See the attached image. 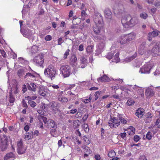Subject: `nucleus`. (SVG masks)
Segmentation results:
<instances>
[{
	"label": "nucleus",
	"mask_w": 160,
	"mask_h": 160,
	"mask_svg": "<svg viewBox=\"0 0 160 160\" xmlns=\"http://www.w3.org/2000/svg\"><path fill=\"white\" fill-rule=\"evenodd\" d=\"M31 3L29 2L28 4L27 5H24L23 7V9L22 11V14L25 13L26 12H28L29 11V9L30 8V4H31Z\"/></svg>",
	"instance_id": "nucleus-24"
},
{
	"label": "nucleus",
	"mask_w": 160,
	"mask_h": 160,
	"mask_svg": "<svg viewBox=\"0 0 160 160\" xmlns=\"http://www.w3.org/2000/svg\"><path fill=\"white\" fill-rule=\"evenodd\" d=\"M22 91H23V92L24 93L25 92H26L28 88V85L26 84V85L24 84L22 86Z\"/></svg>",
	"instance_id": "nucleus-57"
},
{
	"label": "nucleus",
	"mask_w": 160,
	"mask_h": 160,
	"mask_svg": "<svg viewBox=\"0 0 160 160\" xmlns=\"http://www.w3.org/2000/svg\"><path fill=\"white\" fill-rule=\"evenodd\" d=\"M102 93V91H97L95 92V94H94V96H95V101H96L98 99V98H99V96Z\"/></svg>",
	"instance_id": "nucleus-43"
},
{
	"label": "nucleus",
	"mask_w": 160,
	"mask_h": 160,
	"mask_svg": "<svg viewBox=\"0 0 160 160\" xmlns=\"http://www.w3.org/2000/svg\"><path fill=\"white\" fill-rule=\"evenodd\" d=\"M152 137V133L150 131L148 132L146 135V138L148 140H150L151 139Z\"/></svg>",
	"instance_id": "nucleus-52"
},
{
	"label": "nucleus",
	"mask_w": 160,
	"mask_h": 160,
	"mask_svg": "<svg viewBox=\"0 0 160 160\" xmlns=\"http://www.w3.org/2000/svg\"><path fill=\"white\" fill-rule=\"evenodd\" d=\"M119 119L120 122L124 124H126L127 123V121L125 120V118L120 116V115H119Z\"/></svg>",
	"instance_id": "nucleus-50"
},
{
	"label": "nucleus",
	"mask_w": 160,
	"mask_h": 160,
	"mask_svg": "<svg viewBox=\"0 0 160 160\" xmlns=\"http://www.w3.org/2000/svg\"><path fill=\"white\" fill-rule=\"evenodd\" d=\"M47 124L48 128H56L57 127L56 123L52 119L48 120L47 121Z\"/></svg>",
	"instance_id": "nucleus-14"
},
{
	"label": "nucleus",
	"mask_w": 160,
	"mask_h": 160,
	"mask_svg": "<svg viewBox=\"0 0 160 160\" xmlns=\"http://www.w3.org/2000/svg\"><path fill=\"white\" fill-rule=\"evenodd\" d=\"M39 92V94L43 96H45L46 94L45 92L44 88L43 87H40Z\"/></svg>",
	"instance_id": "nucleus-28"
},
{
	"label": "nucleus",
	"mask_w": 160,
	"mask_h": 160,
	"mask_svg": "<svg viewBox=\"0 0 160 160\" xmlns=\"http://www.w3.org/2000/svg\"><path fill=\"white\" fill-rule=\"evenodd\" d=\"M136 19L131 17V19L129 22V27L133 26L136 23Z\"/></svg>",
	"instance_id": "nucleus-32"
},
{
	"label": "nucleus",
	"mask_w": 160,
	"mask_h": 160,
	"mask_svg": "<svg viewBox=\"0 0 160 160\" xmlns=\"http://www.w3.org/2000/svg\"><path fill=\"white\" fill-rule=\"evenodd\" d=\"M69 51L70 50L68 49L66 50L64 55L63 58L64 59L67 58L68 56L69 55Z\"/></svg>",
	"instance_id": "nucleus-59"
},
{
	"label": "nucleus",
	"mask_w": 160,
	"mask_h": 160,
	"mask_svg": "<svg viewBox=\"0 0 160 160\" xmlns=\"http://www.w3.org/2000/svg\"><path fill=\"white\" fill-rule=\"evenodd\" d=\"M146 95L147 97H151L154 95L153 91L150 88L146 89L145 92Z\"/></svg>",
	"instance_id": "nucleus-26"
},
{
	"label": "nucleus",
	"mask_w": 160,
	"mask_h": 160,
	"mask_svg": "<svg viewBox=\"0 0 160 160\" xmlns=\"http://www.w3.org/2000/svg\"><path fill=\"white\" fill-rule=\"evenodd\" d=\"M8 142L7 139H5L3 141L0 142V149L2 151H5L8 147Z\"/></svg>",
	"instance_id": "nucleus-12"
},
{
	"label": "nucleus",
	"mask_w": 160,
	"mask_h": 160,
	"mask_svg": "<svg viewBox=\"0 0 160 160\" xmlns=\"http://www.w3.org/2000/svg\"><path fill=\"white\" fill-rule=\"evenodd\" d=\"M58 100L63 102L65 103L68 101V99L67 98L65 97H59L58 98Z\"/></svg>",
	"instance_id": "nucleus-46"
},
{
	"label": "nucleus",
	"mask_w": 160,
	"mask_h": 160,
	"mask_svg": "<svg viewBox=\"0 0 160 160\" xmlns=\"http://www.w3.org/2000/svg\"><path fill=\"white\" fill-rule=\"evenodd\" d=\"M109 79L106 75H104L102 77L98 79V81L101 82H106L109 81Z\"/></svg>",
	"instance_id": "nucleus-25"
},
{
	"label": "nucleus",
	"mask_w": 160,
	"mask_h": 160,
	"mask_svg": "<svg viewBox=\"0 0 160 160\" xmlns=\"http://www.w3.org/2000/svg\"><path fill=\"white\" fill-rule=\"evenodd\" d=\"M73 123V127L75 128H78L80 125L79 122L78 120L74 122Z\"/></svg>",
	"instance_id": "nucleus-51"
},
{
	"label": "nucleus",
	"mask_w": 160,
	"mask_h": 160,
	"mask_svg": "<svg viewBox=\"0 0 160 160\" xmlns=\"http://www.w3.org/2000/svg\"><path fill=\"white\" fill-rule=\"evenodd\" d=\"M94 21L96 25H98L99 27H101L103 23L102 17L100 13H96L94 18Z\"/></svg>",
	"instance_id": "nucleus-6"
},
{
	"label": "nucleus",
	"mask_w": 160,
	"mask_h": 160,
	"mask_svg": "<svg viewBox=\"0 0 160 160\" xmlns=\"http://www.w3.org/2000/svg\"><path fill=\"white\" fill-rule=\"evenodd\" d=\"M84 131L85 132L88 133L89 131V128L88 127V125L87 124H85L84 127Z\"/></svg>",
	"instance_id": "nucleus-62"
},
{
	"label": "nucleus",
	"mask_w": 160,
	"mask_h": 160,
	"mask_svg": "<svg viewBox=\"0 0 160 160\" xmlns=\"http://www.w3.org/2000/svg\"><path fill=\"white\" fill-rule=\"evenodd\" d=\"M134 103L135 102L134 101L130 98L128 99L127 102V104L129 106H132L133 105Z\"/></svg>",
	"instance_id": "nucleus-44"
},
{
	"label": "nucleus",
	"mask_w": 160,
	"mask_h": 160,
	"mask_svg": "<svg viewBox=\"0 0 160 160\" xmlns=\"http://www.w3.org/2000/svg\"><path fill=\"white\" fill-rule=\"evenodd\" d=\"M114 53L113 52H110L108 53L107 55L106 58L108 59H110L112 58L113 57Z\"/></svg>",
	"instance_id": "nucleus-48"
},
{
	"label": "nucleus",
	"mask_w": 160,
	"mask_h": 160,
	"mask_svg": "<svg viewBox=\"0 0 160 160\" xmlns=\"http://www.w3.org/2000/svg\"><path fill=\"white\" fill-rule=\"evenodd\" d=\"M127 36V38L129 42L134 39L135 38L136 34L134 32H132L125 35Z\"/></svg>",
	"instance_id": "nucleus-22"
},
{
	"label": "nucleus",
	"mask_w": 160,
	"mask_h": 160,
	"mask_svg": "<svg viewBox=\"0 0 160 160\" xmlns=\"http://www.w3.org/2000/svg\"><path fill=\"white\" fill-rule=\"evenodd\" d=\"M34 73V72L32 73H27L24 76V78L27 80H32V78H34L35 77Z\"/></svg>",
	"instance_id": "nucleus-20"
},
{
	"label": "nucleus",
	"mask_w": 160,
	"mask_h": 160,
	"mask_svg": "<svg viewBox=\"0 0 160 160\" xmlns=\"http://www.w3.org/2000/svg\"><path fill=\"white\" fill-rule=\"evenodd\" d=\"M28 103L32 108H34L37 105V103L32 100H28Z\"/></svg>",
	"instance_id": "nucleus-40"
},
{
	"label": "nucleus",
	"mask_w": 160,
	"mask_h": 160,
	"mask_svg": "<svg viewBox=\"0 0 160 160\" xmlns=\"http://www.w3.org/2000/svg\"><path fill=\"white\" fill-rule=\"evenodd\" d=\"M153 66L152 62H148L140 68L139 72L142 73H149L151 69L153 67Z\"/></svg>",
	"instance_id": "nucleus-2"
},
{
	"label": "nucleus",
	"mask_w": 160,
	"mask_h": 160,
	"mask_svg": "<svg viewBox=\"0 0 160 160\" xmlns=\"http://www.w3.org/2000/svg\"><path fill=\"white\" fill-rule=\"evenodd\" d=\"M151 52L152 55L154 57L160 55V42H157L153 47Z\"/></svg>",
	"instance_id": "nucleus-5"
},
{
	"label": "nucleus",
	"mask_w": 160,
	"mask_h": 160,
	"mask_svg": "<svg viewBox=\"0 0 160 160\" xmlns=\"http://www.w3.org/2000/svg\"><path fill=\"white\" fill-rule=\"evenodd\" d=\"M148 34L149 36H150L153 38L157 36L158 34L157 31H153L149 32Z\"/></svg>",
	"instance_id": "nucleus-34"
},
{
	"label": "nucleus",
	"mask_w": 160,
	"mask_h": 160,
	"mask_svg": "<svg viewBox=\"0 0 160 160\" xmlns=\"http://www.w3.org/2000/svg\"><path fill=\"white\" fill-rule=\"evenodd\" d=\"M140 138V137L136 135L134 137L133 140L134 141L137 142L139 140Z\"/></svg>",
	"instance_id": "nucleus-61"
},
{
	"label": "nucleus",
	"mask_w": 160,
	"mask_h": 160,
	"mask_svg": "<svg viewBox=\"0 0 160 160\" xmlns=\"http://www.w3.org/2000/svg\"><path fill=\"white\" fill-rule=\"evenodd\" d=\"M71 63L73 65L74 63H76L77 61V58L75 55H73L71 58Z\"/></svg>",
	"instance_id": "nucleus-37"
},
{
	"label": "nucleus",
	"mask_w": 160,
	"mask_h": 160,
	"mask_svg": "<svg viewBox=\"0 0 160 160\" xmlns=\"http://www.w3.org/2000/svg\"><path fill=\"white\" fill-rule=\"evenodd\" d=\"M27 85H28V90L34 92L36 91L37 86L35 83H30V84L27 83Z\"/></svg>",
	"instance_id": "nucleus-16"
},
{
	"label": "nucleus",
	"mask_w": 160,
	"mask_h": 160,
	"mask_svg": "<svg viewBox=\"0 0 160 160\" xmlns=\"http://www.w3.org/2000/svg\"><path fill=\"white\" fill-rule=\"evenodd\" d=\"M52 39V37L50 35H47L45 38V39L46 41H50Z\"/></svg>",
	"instance_id": "nucleus-64"
},
{
	"label": "nucleus",
	"mask_w": 160,
	"mask_h": 160,
	"mask_svg": "<svg viewBox=\"0 0 160 160\" xmlns=\"http://www.w3.org/2000/svg\"><path fill=\"white\" fill-rule=\"evenodd\" d=\"M143 109L139 108L136 110L135 115L139 118H141L143 115Z\"/></svg>",
	"instance_id": "nucleus-18"
},
{
	"label": "nucleus",
	"mask_w": 160,
	"mask_h": 160,
	"mask_svg": "<svg viewBox=\"0 0 160 160\" xmlns=\"http://www.w3.org/2000/svg\"><path fill=\"white\" fill-rule=\"evenodd\" d=\"M45 75H47L52 80L54 78L55 75L57 74V71L55 67L52 64L48 66V68L44 71Z\"/></svg>",
	"instance_id": "nucleus-1"
},
{
	"label": "nucleus",
	"mask_w": 160,
	"mask_h": 160,
	"mask_svg": "<svg viewBox=\"0 0 160 160\" xmlns=\"http://www.w3.org/2000/svg\"><path fill=\"white\" fill-rule=\"evenodd\" d=\"M137 54L135 53L132 56L129 58H126L125 60L128 62H129L134 59L137 57Z\"/></svg>",
	"instance_id": "nucleus-38"
},
{
	"label": "nucleus",
	"mask_w": 160,
	"mask_h": 160,
	"mask_svg": "<svg viewBox=\"0 0 160 160\" xmlns=\"http://www.w3.org/2000/svg\"><path fill=\"white\" fill-rule=\"evenodd\" d=\"M33 132L30 131L26 133L25 135V139L26 140H28L33 138Z\"/></svg>",
	"instance_id": "nucleus-21"
},
{
	"label": "nucleus",
	"mask_w": 160,
	"mask_h": 160,
	"mask_svg": "<svg viewBox=\"0 0 160 160\" xmlns=\"http://www.w3.org/2000/svg\"><path fill=\"white\" fill-rule=\"evenodd\" d=\"M56 128L52 129L50 131V134L53 137H56L58 136V133L56 132L57 131Z\"/></svg>",
	"instance_id": "nucleus-33"
},
{
	"label": "nucleus",
	"mask_w": 160,
	"mask_h": 160,
	"mask_svg": "<svg viewBox=\"0 0 160 160\" xmlns=\"http://www.w3.org/2000/svg\"><path fill=\"white\" fill-rule=\"evenodd\" d=\"M92 100V98H91V95L90 94V97L88 99H86L84 100L83 101V102L85 103H88L89 102H90L91 100Z\"/></svg>",
	"instance_id": "nucleus-56"
},
{
	"label": "nucleus",
	"mask_w": 160,
	"mask_h": 160,
	"mask_svg": "<svg viewBox=\"0 0 160 160\" xmlns=\"http://www.w3.org/2000/svg\"><path fill=\"white\" fill-rule=\"evenodd\" d=\"M96 27H94L93 28L94 32L96 34H98L100 32V29L98 25H96Z\"/></svg>",
	"instance_id": "nucleus-41"
},
{
	"label": "nucleus",
	"mask_w": 160,
	"mask_h": 160,
	"mask_svg": "<svg viewBox=\"0 0 160 160\" xmlns=\"http://www.w3.org/2000/svg\"><path fill=\"white\" fill-rule=\"evenodd\" d=\"M93 46L92 45L88 46L87 47L86 51L88 53H91L93 51Z\"/></svg>",
	"instance_id": "nucleus-35"
},
{
	"label": "nucleus",
	"mask_w": 160,
	"mask_h": 160,
	"mask_svg": "<svg viewBox=\"0 0 160 160\" xmlns=\"http://www.w3.org/2000/svg\"><path fill=\"white\" fill-rule=\"evenodd\" d=\"M60 70L64 77H67L70 75L71 69L68 65L65 64L61 66Z\"/></svg>",
	"instance_id": "nucleus-4"
},
{
	"label": "nucleus",
	"mask_w": 160,
	"mask_h": 160,
	"mask_svg": "<svg viewBox=\"0 0 160 160\" xmlns=\"http://www.w3.org/2000/svg\"><path fill=\"white\" fill-rule=\"evenodd\" d=\"M131 19V16L130 15H126L121 20V22L123 26L125 28H129V22Z\"/></svg>",
	"instance_id": "nucleus-10"
},
{
	"label": "nucleus",
	"mask_w": 160,
	"mask_h": 160,
	"mask_svg": "<svg viewBox=\"0 0 160 160\" xmlns=\"http://www.w3.org/2000/svg\"><path fill=\"white\" fill-rule=\"evenodd\" d=\"M39 120H41V121L42 120L45 124L47 123V118L46 117L44 116H40L39 117Z\"/></svg>",
	"instance_id": "nucleus-45"
},
{
	"label": "nucleus",
	"mask_w": 160,
	"mask_h": 160,
	"mask_svg": "<svg viewBox=\"0 0 160 160\" xmlns=\"http://www.w3.org/2000/svg\"><path fill=\"white\" fill-rule=\"evenodd\" d=\"M22 103L23 107H24L26 109H27L28 108V105L24 99L22 100Z\"/></svg>",
	"instance_id": "nucleus-60"
},
{
	"label": "nucleus",
	"mask_w": 160,
	"mask_h": 160,
	"mask_svg": "<svg viewBox=\"0 0 160 160\" xmlns=\"http://www.w3.org/2000/svg\"><path fill=\"white\" fill-rule=\"evenodd\" d=\"M81 22V20L79 18H77L74 19L72 21L73 24L75 25H78Z\"/></svg>",
	"instance_id": "nucleus-39"
},
{
	"label": "nucleus",
	"mask_w": 160,
	"mask_h": 160,
	"mask_svg": "<svg viewBox=\"0 0 160 160\" xmlns=\"http://www.w3.org/2000/svg\"><path fill=\"white\" fill-rule=\"evenodd\" d=\"M26 98H27L28 100H32L36 99L37 98V97L35 95L32 97L28 96L27 97H26Z\"/></svg>",
	"instance_id": "nucleus-55"
},
{
	"label": "nucleus",
	"mask_w": 160,
	"mask_h": 160,
	"mask_svg": "<svg viewBox=\"0 0 160 160\" xmlns=\"http://www.w3.org/2000/svg\"><path fill=\"white\" fill-rule=\"evenodd\" d=\"M154 127L155 126L154 125L153 127H151L149 128L151 129V131L152 132H153V134H155V133H156L158 130V128H157V129H154Z\"/></svg>",
	"instance_id": "nucleus-53"
},
{
	"label": "nucleus",
	"mask_w": 160,
	"mask_h": 160,
	"mask_svg": "<svg viewBox=\"0 0 160 160\" xmlns=\"http://www.w3.org/2000/svg\"><path fill=\"white\" fill-rule=\"evenodd\" d=\"M105 18L108 20H111L112 17V13L110 9L108 8H106L104 11Z\"/></svg>",
	"instance_id": "nucleus-11"
},
{
	"label": "nucleus",
	"mask_w": 160,
	"mask_h": 160,
	"mask_svg": "<svg viewBox=\"0 0 160 160\" xmlns=\"http://www.w3.org/2000/svg\"><path fill=\"white\" fill-rule=\"evenodd\" d=\"M84 147V149L85 152L87 153H88V154H90L92 152L90 150L89 148L88 147L86 146H85Z\"/></svg>",
	"instance_id": "nucleus-47"
},
{
	"label": "nucleus",
	"mask_w": 160,
	"mask_h": 160,
	"mask_svg": "<svg viewBox=\"0 0 160 160\" xmlns=\"http://www.w3.org/2000/svg\"><path fill=\"white\" fill-rule=\"evenodd\" d=\"M140 16L141 18L144 19H146L148 17V15L145 13H142L140 14Z\"/></svg>",
	"instance_id": "nucleus-58"
},
{
	"label": "nucleus",
	"mask_w": 160,
	"mask_h": 160,
	"mask_svg": "<svg viewBox=\"0 0 160 160\" xmlns=\"http://www.w3.org/2000/svg\"><path fill=\"white\" fill-rule=\"evenodd\" d=\"M9 101L10 103H13L15 101V98L12 95V90H11L9 92Z\"/></svg>",
	"instance_id": "nucleus-27"
},
{
	"label": "nucleus",
	"mask_w": 160,
	"mask_h": 160,
	"mask_svg": "<svg viewBox=\"0 0 160 160\" xmlns=\"http://www.w3.org/2000/svg\"><path fill=\"white\" fill-rule=\"evenodd\" d=\"M110 121L111 122L113 123H114L115 125H117L116 126V127H118L120 123V121L119 119V115L118 116V118H116V117H114L113 118H110Z\"/></svg>",
	"instance_id": "nucleus-17"
},
{
	"label": "nucleus",
	"mask_w": 160,
	"mask_h": 160,
	"mask_svg": "<svg viewBox=\"0 0 160 160\" xmlns=\"http://www.w3.org/2000/svg\"><path fill=\"white\" fill-rule=\"evenodd\" d=\"M120 59L119 58V54L116 53L114 57V59L112 60V62H115L117 63L119 62Z\"/></svg>",
	"instance_id": "nucleus-36"
},
{
	"label": "nucleus",
	"mask_w": 160,
	"mask_h": 160,
	"mask_svg": "<svg viewBox=\"0 0 160 160\" xmlns=\"http://www.w3.org/2000/svg\"><path fill=\"white\" fill-rule=\"evenodd\" d=\"M116 155V153L113 150H111L109 152L108 154V156L109 157L112 158L114 157Z\"/></svg>",
	"instance_id": "nucleus-42"
},
{
	"label": "nucleus",
	"mask_w": 160,
	"mask_h": 160,
	"mask_svg": "<svg viewBox=\"0 0 160 160\" xmlns=\"http://www.w3.org/2000/svg\"><path fill=\"white\" fill-rule=\"evenodd\" d=\"M15 158V154L12 152L7 153L4 156V160H10V159H14Z\"/></svg>",
	"instance_id": "nucleus-15"
},
{
	"label": "nucleus",
	"mask_w": 160,
	"mask_h": 160,
	"mask_svg": "<svg viewBox=\"0 0 160 160\" xmlns=\"http://www.w3.org/2000/svg\"><path fill=\"white\" fill-rule=\"evenodd\" d=\"M96 39L97 38L98 40L100 41V42L98 45V48L100 50L103 49L105 46V41L106 40V37L102 36L99 35L96 36L95 37Z\"/></svg>",
	"instance_id": "nucleus-7"
},
{
	"label": "nucleus",
	"mask_w": 160,
	"mask_h": 160,
	"mask_svg": "<svg viewBox=\"0 0 160 160\" xmlns=\"http://www.w3.org/2000/svg\"><path fill=\"white\" fill-rule=\"evenodd\" d=\"M120 39V43L121 44H126L129 42L128 40V38H127V36H126L125 35H124L123 36H122L121 37Z\"/></svg>",
	"instance_id": "nucleus-23"
},
{
	"label": "nucleus",
	"mask_w": 160,
	"mask_h": 160,
	"mask_svg": "<svg viewBox=\"0 0 160 160\" xmlns=\"http://www.w3.org/2000/svg\"><path fill=\"white\" fill-rule=\"evenodd\" d=\"M154 5L156 7H160V0H156L154 3Z\"/></svg>",
	"instance_id": "nucleus-63"
},
{
	"label": "nucleus",
	"mask_w": 160,
	"mask_h": 160,
	"mask_svg": "<svg viewBox=\"0 0 160 160\" xmlns=\"http://www.w3.org/2000/svg\"><path fill=\"white\" fill-rule=\"evenodd\" d=\"M80 61L81 63L82 64H87V60L83 57L81 58Z\"/></svg>",
	"instance_id": "nucleus-54"
},
{
	"label": "nucleus",
	"mask_w": 160,
	"mask_h": 160,
	"mask_svg": "<svg viewBox=\"0 0 160 160\" xmlns=\"http://www.w3.org/2000/svg\"><path fill=\"white\" fill-rule=\"evenodd\" d=\"M25 72V70L23 68H21L19 69L17 72V74L18 76L21 77L22 76Z\"/></svg>",
	"instance_id": "nucleus-29"
},
{
	"label": "nucleus",
	"mask_w": 160,
	"mask_h": 160,
	"mask_svg": "<svg viewBox=\"0 0 160 160\" xmlns=\"http://www.w3.org/2000/svg\"><path fill=\"white\" fill-rule=\"evenodd\" d=\"M83 139L84 140V141L86 142V144L88 145L91 142L90 140L85 136H84L82 137Z\"/></svg>",
	"instance_id": "nucleus-49"
},
{
	"label": "nucleus",
	"mask_w": 160,
	"mask_h": 160,
	"mask_svg": "<svg viewBox=\"0 0 160 160\" xmlns=\"http://www.w3.org/2000/svg\"><path fill=\"white\" fill-rule=\"evenodd\" d=\"M26 150V148L23 145L22 141L20 140L17 142V151L19 154H22L24 153Z\"/></svg>",
	"instance_id": "nucleus-8"
},
{
	"label": "nucleus",
	"mask_w": 160,
	"mask_h": 160,
	"mask_svg": "<svg viewBox=\"0 0 160 160\" xmlns=\"http://www.w3.org/2000/svg\"><path fill=\"white\" fill-rule=\"evenodd\" d=\"M20 31L24 37L28 38L30 41H33L34 38L33 36V33L32 31L28 29H27L24 30L21 29Z\"/></svg>",
	"instance_id": "nucleus-3"
},
{
	"label": "nucleus",
	"mask_w": 160,
	"mask_h": 160,
	"mask_svg": "<svg viewBox=\"0 0 160 160\" xmlns=\"http://www.w3.org/2000/svg\"><path fill=\"white\" fill-rule=\"evenodd\" d=\"M146 43L145 42H142L139 48V52L140 54L142 55L145 53L146 51V48L145 47Z\"/></svg>",
	"instance_id": "nucleus-13"
},
{
	"label": "nucleus",
	"mask_w": 160,
	"mask_h": 160,
	"mask_svg": "<svg viewBox=\"0 0 160 160\" xmlns=\"http://www.w3.org/2000/svg\"><path fill=\"white\" fill-rule=\"evenodd\" d=\"M134 89L137 91L138 93L141 95V96L143 95V90L142 88H139L138 87H135V88H133Z\"/></svg>",
	"instance_id": "nucleus-30"
},
{
	"label": "nucleus",
	"mask_w": 160,
	"mask_h": 160,
	"mask_svg": "<svg viewBox=\"0 0 160 160\" xmlns=\"http://www.w3.org/2000/svg\"><path fill=\"white\" fill-rule=\"evenodd\" d=\"M43 55L42 54H39L34 58L33 61L40 66L42 65L44 62Z\"/></svg>",
	"instance_id": "nucleus-9"
},
{
	"label": "nucleus",
	"mask_w": 160,
	"mask_h": 160,
	"mask_svg": "<svg viewBox=\"0 0 160 160\" xmlns=\"http://www.w3.org/2000/svg\"><path fill=\"white\" fill-rule=\"evenodd\" d=\"M38 50V47L36 46H33L31 48V52L32 54L35 53Z\"/></svg>",
	"instance_id": "nucleus-31"
},
{
	"label": "nucleus",
	"mask_w": 160,
	"mask_h": 160,
	"mask_svg": "<svg viewBox=\"0 0 160 160\" xmlns=\"http://www.w3.org/2000/svg\"><path fill=\"white\" fill-rule=\"evenodd\" d=\"M51 107L52 110L56 111L58 110V103L54 101L52 102L51 103Z\"/></svg>",
	"instance_id": "nucleus-19"
}]
</instances>
